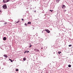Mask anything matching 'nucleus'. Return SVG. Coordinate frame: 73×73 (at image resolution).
<instances>
[{"label":"nucleus","mask_w":73,"mask_h":73,"mask_svg":"<svg viewBox=\"0 0 73 73\" xmlns=\"http://www.w3.org/2000/svg\"><path fill=\"white\" fill-rule=\"evenodd\" d=\"M61 53V52H60V51H59L58 52V53L59 54H60Z\"/></svg>","instance_id":"nucleus-12"},{"label":"nucleus","mask_w":73,"mask_h":73,"mask_svg":"<svg viewBox=\"0 0 73 73\" xmlns=\"http://www.w3.org/2000/svg\"><path fill=\"white\" fill-rule=\"evenodd\" d=\"M16 70V71H19V69H16V70Z\"/></svg>","instance_id":"nucleus-16"},{"label":"nucleus","mask_w":73,"mask_h":73,"mask_svg":"<svg viewBox=\"0 0 73 73\" xmlns=\"http://www.w3.org/2000/svg\"><path fill=\"white\" fill-rule=\"evenodd\" d=\"M60 0H56V2H57V3H58L59 1Z\"/></svg>","instance_id":"nucleus-10"},{"label":"nucleus","mask_w":73,"mask_h":73,"mask_svg":"<svg viewBox=\"0 0 73 73\" xmlns=\"http://www.w3.org/2000/svg\"><path fill=\"white\" fill-rule=\"evenodd\" d=\"M19 22V21H18V22H16V23H18Z\"/></svg>","instance_id":"nucleus-20"},{"label":"nucleus","mask_w":73,"mask_h":73,"mask_svg":"<svg viewBox=\"0 0 73 73\" xmlns=\"http://www.w3.org/2000/svg\"><path fill=\"white\" fill-rule=\"evenodd\" d=\"M2 11L1 10H0V12H1Z\"/></svg>","instance_id":"nucleus-22"},{"label":"nucleus","mask_w":73,"mask_h":73,"mask_svg":"<svg viewBox=\"0 0 73 73\" xmlns=\"http://www.w3.org/2000/svg\"><path fill=\"white\" fill-rule=\"evenodd\" d=\"M10 1V0H3V3L4 4L9 1Z\"/></svg>","instance_id":"nucleus-1"},{"label":"nucleus","mask_w":73,"mask_h":73,"mask_svg":"<svg viewBox=\"0 0 73 73\" xmlns=\"http://www.w3.org/2000/svg\"><path fill=\"white\" fill-rule=\"evenodd\" d=\"M25 26L27 25V24H26V23H25Z\"/></svg>","instance_id":"nucleus-21"},{"label":"nucleus","mask_w":73,"mask_h":73,"mask_svg":"<svg viewBox=\"0 0 73 73\" xmlns=\"http://www.w3.org/2000/svg\"><path fill=\"white\" fill-rule=\"evenodd\" d=\"M42 33H43V31H42Z\"/></svg>","instance_id":"nucleus-24"},{"label":"nucleus","mask_w":73,"mask_h":73,"mask_svg":"<svg viewBox=\"0 0 73 73\" xmlns=\"http://www.w3.org/2000/svg\"><path fill=\"white\" fill-rule=\"evenodd\" d=\"M27 59L25 58V57H24L23 58V60H24V61H25L26 60V59Z\"/></svg>","instance_id":"nucleus-9"},{"label":"nucleus","mask_w":73,"mask_h":73,"mask_svg":"<svg viewBox=\"0 0 73 73\" xmlns=\"http://www.w3.org/2000/svg\"><path fill=\"white\" fill-rule=\"evenodd\" d=\"M32 46V45H30V46H29V48H31Z\"/></svg>","instance_id":"nucleus-18"},{"label":"nucleus","mask_w":73,"mask_h":73,"mask_svg":"<svg viewBox=\"0 0 73 73\" xmlns=\"http://www.w3.org/2000/svg\"><path fill=\"white\" fill-rule=\"evenodd\" d=\"M68 67H71V65H70V64H69V65H68Z\"/></svg>","instance_id":"nucleus-11"},{"label":"nucleus","mask_w":73,"mask_h":73,"mask_svg":"<svg viewBox=\"0 0 73 73\" xmlns=\"http://www.w3.org/2000/svg\"><path fill=\"white\" fill-rule=\"evenodd\" d=\"M50 11L52 12L53 11V10H50Z\"/></svg>","instance_id":"nucleus-15"},{"label":"nucleus","mask_w":73,"mask_h":73,"mask_svg":"<svg viewBox=\"0 0 73 73\" xmlns=\"http://www.w3.org/2000/svg\"><path fill=\"white\" fill-rule=\"evenodd\" d=\"M21 20H22V21H23L24 20V19H22Z\"/></svg>","instance_id":"nucleus-19"},{"label":"nucleus","mask_w":73,"mask_h":73,"mask_svg":"<svg viewBox=\"0 0 73 73\" xmlns=\"http://www.w3.org/2000/svg\"><path fill=\"white\" fill-rule=\"evenodd\" d=\"M68 46H69V47H71V46H72V45H68Z\"/></svg>","instance_id":"nucleus-17"},{"label":"nucleus","mask_w":73,"mask_h":73,"mask_svg":"<svg viewBox=\"0 0 73 73\" xmlns=\"http://www.w3.org/2000/svg\"><path fill=\"white\" fill-rule=\"evenodd\" d=\"M62 8L63 9H65L66 8V6L64 5H62L61 6Z\"/></svg>","instance_id":"nucleus-3"},{"label":"nucleus","mask_w":73,"mask_h":73,"mask_svg":"<svg viewBox=\"0 0 73 73\" xmlns=\"http://www.w3.org/2000/svg\"><path fill=\"white\" fill-rule=\"evenodd\" d=\"M9 60H10L11 62H13V60H12L11 59H9Z\"/></svg>","instance_id":"nucleus-14"},{"label":"nucleus","mask_w":73,"mask_h":73,"mask_svg":"<svg viewBox=\"0 0 73 73\" xmlns=\"http://www.w3.org/2000/svg\"><path fill=\"white\" fill-rule=\"evenodd\" d=\"M36 12V11H34V12H35V13Z\"/></svg>","instance_id":"nucleus-23"},{"label":"nucleus","mask_w":73,"mask_h":73,"mask_svg":"<svg viewBox=\"0 0 73 73\" xmlns=\"http://www.w3.org/2000/svg\"><path fill=\"white\" fill-rule=\"evenodd\" d=\"M3 8H4L5 9L7 8V6L6 4H5L3 5Z\"/></svg>","instance_id":"nucleus-2"},{"label":"nucleus","mask_w":73,"mask_h":73,"mask_svg":"<svg viewBox=\"0 0 73 73\" xmlns=\"http://www.w3.org/2000/svg\"><path fill=\"white\" fill-rule=\"evenodd\" d=\"M31 24V22H28V23L27 24L28 25V24Z\"/></svg>","instance_id":"nucleus-8"},{"label":"nucleus","mask_w":73,"mask_h":73,"mask_svg":"<svg viewBox=\"0 0 73 73\" xmlns=\"http://www.w3.org/2000/svg\"><path fill=\"white\" fill-rule=\"evenodd\" d=\"M29 52V51H25V52L24 53L25 54L26 53H28Z\"/></svg>","instance_id":"nucleus-7"},{"label":"nucleus","mask_w":73,"mask_h":73,"mask_svg":"<svg viewBox=\"0 0 73 73\" xmlns=\"http://www.w3.org/2000/svg\"><path fill=\"white\" fill-rule=\"evenodd\" d=\"M3 56L5 57V58H7V56L6 54H5Z\"/></svg>","instance_id":"nucleus-6"},{"label":"nucleus","mask_w":73,"mask_h":73,"mask_svg":"<svg viewBox=\"0 0 73 73\" xmlns=\"http://www.w3.org/2000/svg\"><path fill=\"white\" fill-rule=\"evenodd\" d=\"M73 2V1H72Z\"/></svg>","instance_id":"nucleus-25"},{"label":"nucleus","mask_w":73,"mask_h":73,"mask_svg":"<svg viewBox=\"0 0 73 73\" xmlns=\"http://www.w3.org/2000/svg\"><path fill=\"white\" fill-rule=\"evenodd\" d=\"M45 31H46L47 33H50V31L48 30H45Z\"/></svg>","instance_id":"nucleus-4"},{"label":"nucleus","mask_w":73,"mask_h":73,"mask_svg":"<svg viewBox=\"0 0 73 73\" xmlns=\"http://www.w3.org/2000/svg\"><path fill=\"white\" fill-rule=\"evenodd\" d=\"M35 51L38 52V51H39V50H38V49H36V50Z\"/></svg>","instance_id":"nucleus-13"},{"label":"nucleus","mask_w":73,"mask_h":73,"mask_svg":"<svg viewBox=\"0 0 73 73\" xmlns=\"http://www.w3.org/2000/svg\"><path fill=\"white\" fill-rule=\"evenodd\" d=\"M3 40H7V38L6 37H4L3 38Z\"/></svg>","instance_id":"nucleus-5"}]
</instances>
